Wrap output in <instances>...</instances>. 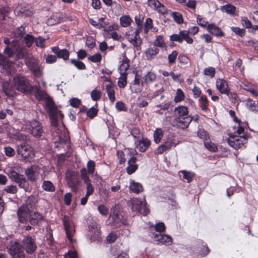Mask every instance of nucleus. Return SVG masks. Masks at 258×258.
Wrapping results in <instances>:
<instances>
[{"label":"nucleus","mask_w":258,"mask_h":258,"mask_svg":"<svg viewBox=\"0 0 258 258\" xmlns=\"http://www.w3.org/2000/svg\"><path fill=\"white\" fill-rule=\"evenodd\" d=\"M32 91H34V95L38 100L45 101V106L48 112L52 126L57 127L58 121L62 119L63 114L58 110L52 99L44 91L37 86H33Z\"/></svg>","instance_id":"1"},{"label":"nucleus","mask_w":258,"mask_h":258,"mask_svg":"<svg viewBox=\"0 0 258 258\" xmlns=\"http://www.w3.org/2000/svg\"><path fill=\"white\" fill-rule=\"evenodd\" d=\"M175 126L182 129L188 127L189 123L192 120L191 116L188 115V111L187 107L183 105H179L174 109Z\"/></svg>","instance_id":"2"},{"label":"nucleus","mask_w":258,"mask_h":258,"mask_svg":"<svg viewBox=\"0 0 258 258\" xmlns=\"http://www.w3.org/2000/svg\"><path fill=\"white\" fill-rule=\"evenodd\" d=\"M4 43L7 45L4 52L8 57L16 56L17 58H22L25 56L24 49L20 47L17 41L10 42L8 38H5Z\"/></svg>","instance_id":"3"},{"label":"nucleus","mask_w":258,"mask_h":258,"mask_svg":"<svg viewBox=\"0 0 258 258\" xmlns=\"http://www.w3.org/2000/svg\"><path fill=\"white\" fill-rule=\"evenodd\" d=\"M18 169L17 167H9L6 169V173L12 181L18 184L20 187L27 191L29 188V182L23 175L18 173Z\"/></svg>","instance_id":"4"},{"label":"nucleus","mask_w":258,"mask_h":258,"mask_svg":"<svg viewBox=\"0 0 258 258\" xmlns=\"http://www.w3.org/2000/svg\"><path fill=\"white\" fill-rule=\"evenodd\" d=\"M127 205L135 213H140L144 216H146L149 213V210L147 207L146 202L137 198L131 199L128 201Z\"/></svg>","instance_id":"5"},{"label":"nucleus","mask_w":258,"mask_h":258,"mask_svg":"<svg viewBox=\"0 0 258 258\" xmlns=\"http://www.w3.org/2000/svg\"><path fill=\"white\" fill-rule=\"evenodd\" d=\"M14 87L17 90L23 93H30L32 90V87L28 80L24 76L18 75L13 79Z\"/></svg>","instance_id":"6"},{"label":"nucleus","mask_w":258,"mask_h":258,"mask_svg":"<svg viewBox=\"0 0 258 258\" xmlns=\"http://www.w3.org/2000/svg\"><path fill=\"white\" fill-rule=\"evenodd\" d=\"M26 129L35 138L41 137L44 133V129L41 123L36 119L29 121L26 124Z\"/></svg>","instance_id":"7"},{"label":"nucleus","mask_w":258,"mask_h":258,"mask_svg":"<svg viewBox=\"0 0 258 258\" xmlns=\"http://www.w3.org/2000/svg\"><path fill=\"white\" fill-rule=\"evenodd\" d=\"M41 167L37 165H32L25 170L27 179L31 182H36L40 174Z\"/></svg>","instance_id":"8"},{"label":"nucleus","mask_w":258,"mask_h":258,"mask_svg":"<svg viewBox=\"0 0 258 258\" xmlns=\"http://www.w3.org/2000/svg\"><path fill=\"white\" fill-rule=\"evenodd\" d=\"M8 251L12 258H25L24 249L20 243L17 241L12 242Z\"/></svg>","instance_id":"9"},{"label":"nucleus","mask_w":258,"mask_h":258,"mask_svg":"<svg viewBox=\"0 0 258 258\" xmlns=\"http://www.w3.org/2000/svg\"><path fill=\"white\" fill-rule=\"evenodd\" d=\"M22 247L26 252L31 254L33 253L37 249V245L35 239L30 236H25L22 241Z\"/></svg>","instance_id":"10"},{"label":"nucleus","mask_w":258,"mask_h":258,"mask_svg":"<svg viewBox=\"0 0 258 258\" xmlns=\"http://www.w3.org/2000/svg\"><path fill=\"white\" fill-rule=\"evenodd\" d=\"M66 177L69 187L73 191H76L79 183L78 173L74 171H68L66 173Z\"/></svg>","instance_id":"11"},{"label":"nucleus","mask_w":258,"mask_h":258,"mask_svg":"<svg viewBox=\"0 0 258 258\" xmlns=\"http://www.w3.org/2000/svg\"><path fill=\"white\" fill-rule=\"evenodd\" d=\"M62 221L67 238L70 241H72L73 236L75 233V225L70 218L67 216H63Z\"/></svg>","instance_id":"12"},{"label":"nucleus","mask_w":258,"mask_h":258,"mask_svg":"<svg viewBox=\"0 0 258 258\" xmlns=\"http://www.w3.org/2000/svg\"><path fill=\"white\" fill-rule=\"evenodd\" d=\"M170 40L172 41H176L182 43L183 40L188 44H192L193 39L189 37V32L186 30L180 31L178 34H174L170 36Z\"/></svg>","instance_id":"13"},{"label":"nucleus","mask_w":258,"mask_h":258,"mask_svg":"<svg viewBox=\"0 0 258 258\" xmlns=\"http://www.w3.org/2000/svg\"><path fill=\"white\" fill-rule=\"evenodd\" d=\"M18 152L26 162H31L35 155L33 148L29 145L21 146Z\"/></svg>","instance_id":"14"},{"label":"nucleus","mask_w":258,"mask_h":258,"mask_svg":"<svg viewBox=\"0 0 258 258\" xmlns=\"http://www.w3.org/2000/svg\"><path fill=\"white\" fill-rule=\"evenodd\" d=\"M26 64L35 76L40 77L42 75V70L39 64V60L34 58L27 60Z\"/></svg>","instance_id":"15"},{"label":"nucleus","mask_w":258,"mask_h":258,"mask_svg":"<svg viewBox=\"0 0 258 258\" xmlns=\"http://www.w3.org/2000/svg\"><path fill=\"white\" fill-rule=\"evenodd\" d=\"M228 143L234 149H238L247 143V138L245 136L238 137L235 135H231L228 140Z\"/></svg>","instance_id":"16"},{"label":"nucleus","mask_w":258,"mask_h":258,"mask_svg":"<svg viewBox=\"0 0 258 258\" xmlns=\"http://www.w3.org/2000/svg\"><path fill=\"white\" fill-rule=\"evenodd\" d=\"M126 38L128 41L136 48V50H141V45L142 44V39L139 35L133 33V29H131L126 33Z\"/></svg>","instance_id":"17"},{"label":"nucleus","mask_w":258,"mask_h":258,"mask_svg":"<svg viewBox=\"0 0 258 258\" xmlns=\"http://www.w3.org/2000/svg\"><path fill=\"white\" fill-rule=\"evenodd\" d=\"M144 86L143 81L141 77L136 74L134 80L130 84V88L132 93L138 94L142 92Z\"/></svg>","instance_id":"18"},{"label":"nucleus","mask_w":258,"mask_h":258,"mask_svg":"<svg viewBox=\"0 0 258 258\" xmlns=\"http://www.w3.org/2000/svg\"><path fill=\"white\" fill-rule=\"evenodd\" d=\"M31 212L26 207H20L17 211V215L19 221L22 223H24L29 220Z\"/></svg>","instance_id":"19"},{"label":"nucleus","mask_w":258,"mask_h":258,"mask_svg":"<svg viewBox=\"0 0 258 258\" xmlns=\"http://www.w3.org/2000/svg\"><path fill=\"white\" fill-rule=\"evenodd\" d=\"M114 209H117V207L115 206ZM126 224V220L123 212L118 211L116 214L114 213V227H120L121 225Z\"/></svg>","instance_id":"20"},{"label":"nucleus","mask_w":258,"mask_h":258,"mask_svg":"<svg viewBox=\"0 0 258 258\" xmlns=\"http://www.w3.org/2000/svg\"><path fill=\"white\" fill-rule=\"evenodd\" d=\"M155 239L161 244L170 245L172 243V238L167 235L159 234H153L152 236Z\"/></svg>","instance_id":"21"},{"label":"nucleus","mask_w":258,"mask_h":258,"mask_svg":"<svg viewBox=\"0 0 258 258\" xmlns=\"http://www.w3.org/2000/svg\"><path fill=\"white\" fill-rule=\"evenodd\" d=\"M135 144L141 152H145L150 146L151 142L147 138H143L141 140L135 141Z\"/></svg>","instance_id":"22"},{"label":"nucleus","mask_w":258,"mask_h":258,"mask_svg":"<svg viewBox=\"0 0 258 258\" xmlns=\"http://www.w3.org/2000/svg\"><path fill=\"white\" fill-rule=\"evenodd\" d=\"M51 50L58 58H62L64 60H67L69 58L70 52L66 49H60L57 47H54L51 48Z\"/></svg>","instance_id":"23"},{"label":"nucleus","mask_w":258,"mask_h":258,"mask_svg":"<svg viewBox=\"0 0 258 258\" xmlns=\"http://www.w3.org/2000/svg\"><path fill=\"white\" fill-rule=\"evenodd\" d=\"M3 90L8 97H13L16 94L14 87L8 81L3 83Z\"/></svg>","instance_id":"24"},{"label":"nucleus","mask_w":258,"mask_h":258,"mask_svg":"<svg viewBox=\"0 0 258 258\" xmlns=\"http://www.w3.org/2000/svg\"><path fill=\"white\" fill-rule=\"evenodd\" d=\"M216 87L220 93L228 94L229 92L228 84L223 79H219L216 81Z\"/></svg>","instance_id":"25"},{"label":"nucleus","mask_w":258,"mask_h":258,"mask_svg":"<svg viewBox=\"0 0 258 258\" xmlns=\"http://www.w3.org/2000/svg\"><path fill=\"white\" fill-rule=\"evenodd\" d=\"M207 30L212 35L217 37L223 36L224 35V33L221 29L213 24H209L207 26Z\"/></svg>","instance_id":"26"},{"label":"nucleus","mask_w":258,"mask_h":258,"mask_svg":"<svg viewBox=\"0 0 258 258\" xmlns=\"http://www.w3.org/2000/svg\"><path fill=\"white\" fill-rule=\"evenodd\" d=\"M43 220V216L41 214L37 212H33L31 213L29 221L31 225H38L39 223Z\"/></svg>","instance_id":"27"},{"label":"nucleus","mask_w":258,"mask_h":258,"mask_svg":"<svg viewBox=\"0 0 258 258\" xmlns=\"http://www.w3.org/2000/svg\"><path fill=\"white\" fill-rule=\"evenodd\" d=\"M101 78L104 82H110V84H107L106 86V90L107 92L109 99L113 101V86L111 83V78L110 77H102Z\"/></svg>","instance_id":"28"},{"label":"nucleus","mask_w":258,"mask_h":258,"mask_svg":"<svg viewBox=\"0 0 258 258\" xmlns=\"http://www.w3.org/2000/svg\"><path fill=\"white\" fill-rule=\"evenodd\" d=\"M159 49L157 47L154 46L152 48H148L145 51V54L147 59L151 60L159 53Z\"/></svg>","instance_id":"29"},{"label":"nucleus","mask_w":258,"mask_h":258,"mask_svg":"<svg viewBox=\"0 0 258 258\" xmlns=\"http://www.w3.org/2000/svg\"><path fill=\"white\" fill-rule=\"evenodd\" d=\"M130 189L133 192L136 194H139L143 190V187L142 184L134 180H131V181Z\"/></svg>","instance_id":"30"},{"label":"nucleus","mask_w":258,"mask_h":258,"mask_svg":"<svg viewBox=\"0 0 258 258\" xmlns=\"http://www.w3.org/2000/svg\"><path fill=\"white\" fill-rule=\"evenodd\" d=\"M130 60L126 58L125 59L121 61L119 67L118 68V71L120 74H127L126 71L128 70L130 65H129Z\"/></svg>","instance_id":"31"},{"label":"nucleus","mask_w":258,"mask_h":258,"mask_svg":"<svg viewBox=\"0 0 258 258\" xmlns=\"http://www.w3.org/2000/svg\"><path fill=\"white\" fill-rule=\"evenodd\" d=\"M24 207H26L32 213L34 212V210L36 207V200L34 197H29L26 201V205L22 206Z\"/></svg>","instance_id":"32"},{"label":"nucleus","mask_w":258,"mask_h":258,"mask_svg":"<svg viewBox=\"0 0 258 258\" xmlns=\"http://www.w3.org/2000/svg\"><path fill=\"white\" fill-rule=\"evenodd\" d=\"M42 188L45 191L49 192H53L55 190V187L53 184V183L48 180H44L42 185Z\"/></svg>","instance_id":"33"},{"label":"nucleus","mask_w":258,"mask_h":258,"mask_svg":"<svg viewBox=\"0 0 258 258\" xmlns=\"http://www.w3.org/2000/svg\"><path fill=\"white\" fill-rule=\"evenodd\" d=\"M163 136V132L161 128H158L154 133V140L156 144L160 142Z\"/></svg>","instance_id":"34"},{"label":"nucleus","mask_w":258,"mask_h":258,"mask_svg":"<svg viewBox=\"0 0 258 258\" xmlns=\"http://www.w3.org/2000/svg\"><path fill=\"white\" fill-rule=\"evenodd\" d=\"M127 84V74H120L117 85L120 88H124Z\"/></svg>","instance_id":"35"},{"label":"nucleus","mask_w":258,"mask_h":258,"mask_svg":"<svg viewBox=\"0 0 258 258\" xmlns=\"http://www.w3.org/2000/svg\"><path fill=\"white\" fill-rule=\"evenodd\" d=\"M246 106L252 111H258V101L255 103L250 99L247 100Z\"/></svg>","instance_id":"36"},{"label":"nucleus","mask_w":258,"mask_h":258,"mask_svg":"<svg viewBox=\"0 0 258 258\" xmlns=\"http://www.w3.org/2000/svg\"><path fill=\"white\" fill-rule=\"evenodd\" d=\"M61 18L58 15H53L50 19L47 21V23L49 25H53L59 23L61 22Z\"/></svg>","instance_id":"37"},{"label":"nucleus","mask_w":258,"mask_h":258,"mask_svg":"<svg viewBox=\"0 0 258 258\" xmlns=\"http://www.w3.org/2000/svg\"><path fill=\"white\" fill-rule=\"evenodd\" d=\"M132 22V20L128 16L125 15L120 18V25L123 27L128 26Z\"/></svg>","instance_id":"38"},{"label":"nucleus","mask_w":258,"mask_h":258,"mask_svg":"<svg viewBox=\"0 0 258 258\" xmlns=\"http://www.w3.org/2000/svg\"><path fill=\"white\" fill-rule=\"evenodd\" d=\"M35 37L30 34H27L24 38V41L26 45L30 47L35 42Z\"/></svg>","instance_id":"39"},{"label":"nucleus","mask_w":258,"mask_h":258,"mask_svg":"<svg viewBox=\"0 0 258 258\" xmlns=\"http://www.w3.org/2000/svg\"><path fill=\"white\" fill-rule=\"evenodd\" d=\"M71 62L79 70H83L86 69L85 64L78 59H72L71 60Z\"/></svg>","instance_id":"40"},{"label":"nucleus","mask_w":258,"mask_h":258,"mask_svg":"<svg viewBox=\"0 0 258 258\" xmlns=\"http://www.w3.org/2000/svg\"><path fill=\"white\" fill-rule=\"evenodd\" d=\"M184 98V94L181 89H178L176 91V96L174 100L175 102H179L183 100Z\"/></svg>","instance_id":"41"},{"label":"nucleus","mask_w":258,"mask_h":258,"mask_svg":"<svg viewBox=\"0 0 258 258\" xmlns=\"http://www.w3.org/2000/svg\"><path fill=\"white\" fill-rule=\"evenodd\" d=\"M200 107L202 110L206 111L208 109V100L206 96H202L199 99Z\"/></svg>","instance_id":"42"},{"label":"nucleus","mask_w":258,"mask_h":258,"mask_svg":"<svg viewBox=\"0 0 258 258\" xmlns=\"http://www.w3.org/2000/svg\"><path fill=\"white\" fill-rule=\"evenodd\" d=\"M181 172L183 174V178L187 180L188 182L191 181L195 176V174L191 172L183 170Z\"/></svg>","instance_id":"43"},{"label":"nucleus","mask_w":258,"mask_h":258,"mask_svg":"<svg viewBox=\"0 0 258 258\" xmlns=\"http://www.w3.org/2000/svg\"><path fill=\"white\" fill-rule=\"evenodd\" d=\"M222 10L223 11L227 13V14H233L236 10V8L231 5L228 4L224 6L222 8Z\"/></svg>","instance_id":"44"},{"label":"nucleus","mask_w":258,"mask_h":258,"mask_svg":"<svg viewBox=\"0 0 258 258\" xmlns=\"http://www.w3.org/2000/svg\"><path fill=\"white\" fill-rule=\"evenodd\" d=\"M172 16L173 17L174 20L178 24H181L183 22L182 15L178 12H173L172 13Z\"/></svg>","instance_id":"45"},{"label":"nucleus","mask_w":258,"mask_h":258,"mask_svg":"<svg viewBox=\"0 0 258 258\" xmlns=\"http://www.w3.org/2000/svg\"><path fill=\"white\" fill-rule=\"evenodd\" d=\"M178 55V52L176 50L173 51L172 53L168 55V60L169 64H172L175 62V61L177 58Z\"/></svg>","instance_id":"46"},{"label":"nucleus","mask_w":258,"mask_h":258,"mask_svg":"<svg viewBox=\"0 0 258 258\" xmlns=\"http://www.w3.org/2000/svg\"><path fill=\"white\" fill-rule=\"evenodd\" d=\"M87 172L88 171L85 168H82L80 171V176L84 183L90 181Z\"/></svg>","instance_id":"47"},{"label":"nucleus","mask_w":258,"mask_h":258,"mask_svg":"<svg viewBox=\"0 0 258 258\" xmlns=\"http://www.w3.org/2000/svg\"><path fill=\"white\" fill-rule=\"evenodd\" d=\"M102 59L101 55L99 53H96L93 55H91L88 57V59L93 62H98L101 61Z\"/></svg>","instance_id":"48"},{"label":"nucleus","mask_w":258,"mask_h":258,"mask_svg":"<svg viewBox=\"0 0 258 258\" xmlns=\"http://www.w3.org/2000/svg\"><path fill=\"white\" fill-rule=\"evenodd\" d=\"M156 75L152 72H149L145 76L144 79L145 83H149L154 81L156 79Z\"/></svg>","instance_id":"49"},{"label":"nucleus","mask_w":258,"mask_h":258,"mask_svg":"<svg viewBox=\"0 0 258 258\" xmlns=\"http://www.w3.org/2000/svg\"><path fill=\"white\" fill-rule=\"evenodd\" d=\"M165 44L164 42L162 36L160 35L157 36V38L154 42V46H158L163 48L165 46Z\"/></svg>","instance_id":"50"},{"label":"nucleus","mask_w":258,"mask_h":258,"mask_svg":"<svg viewBox=\"0 0 258 258\" xmlns=\"http://www.w3.org/2000/svg\"><path fill=\"white\" fill-rule=\"evenodd\" d=\"M45 39L42 38L41 36H39L38 37L35 38V42L36 45L40 48H44L45 46Z\"/></svg>","instance_id":"51"},{"label":"nucleus","mask_w":258,"mask_h":258,"mask_svg":"<svg viewBox=\"0 0 258 258\" xmlns=\"http://www.w3.org/2000/svg\"><path fill=\"white\" fill-rule=\"evenodd\" d=\"M5 155L9 157H12L15 154V151L13 148L11 147H5L4 149Z\"/></svg>","instance_id":"52"},{"label":"nucleus","mask_w":258,"mask_h":258,"mask_svg":"<svg viewBox=\"0 0 258 258\" xmlns=\"http://www.w3.org/2000/svg\"><path fill=\"white\" fill-rule=\"evenodd\" d=\"M87 166L88 172L89 174H93L95 171V163L92 160H90L88 162Z\"/></svg>","instance_id":"53"},{"label":"nucleus","mask_w":258,"mask_h":258,"mask_svg":"<svg viewBox=\"0 0 258 258\" xmlns=\"http://www.w3.org/2000/svg\"><path fill=\"white\" fill-rule=\"evenodd\" d=\"M91 98L94 101H97L101 97V92L99 90H93L91 93Z\"/></svg>","instance_id":"54"},{"label":"nucleus","mask_w":258,"mask_h":258,"mask_svg":"<svg viewBox=\"0 0 258 258\" xmlns=\"http://www.w3.org/2000/svg\"><path fill=\"white\" fill-rule=\"evenodd\" d=\"M4 190L7 193L15 194L17 192L18 189L16 185H10L6 186Z\"/></svg>","instance_id":"55"},{"label":"nucleus","mask_w":258,"mask_h":258,"mask_svg":"<svg viewBox=\"0 0 258 258\" xmlns=\"http://www.w3.org/2000/svg\"><path fill=\"white\" fill-rule=\"evenodd\" d=\"M205 146L209 151L212 152H216L217 151V147L216 145L212 142H205Z\"/></svg>","instance_id":"56"},{"label":"nucleus","mask_w":258,"mask_h":258,"mask_svg":"<svg viewBox=\"0 0 258 258\" xmlns=\"http://www.w3.org/2000/svg\"><path fill=\"white\" fill-rule=\"evenodd\" d=\"M232 31L240 37H243L245 34V30L244 29H240L239 27H232Z\"/></svg>","instance_id":"57"},{"label":"nucleus","mask_w":258,"mask_h":258,"mask_svg":"<svg viewBox=\"0 0 258 258\" xmlns=\"http://www.w3.org/2000/svg\"><path fill=\"white\" fill-rule=\"evenodd\" d=\"M131 135L135 139L139 140L142 137V135L141 134L140 130L138 128H134L132 129L131 131Z\"/></svg>","instance_id":"58"},{"label":"nucleus","mask_w":258,"mask_h":258,"mask_svg":"<svg viewBox=\"0 0 258 258\" xmlns=\"http://www.w3.org/2000/svg\"><path fill=\"white\" fill-rule=\"evenodd\" d=\"M25 33V28L21 26L17 28L15 32V35L16 37H22Z\"/></svg>","instance_id":"59"},{"label":"nucleus","mask_w":258,"mask_h":258,"mask_svg":"<svg viewBox=\"0 0 258 258\" xmlns=\"http://www.w3.org/2000/svg\"><path fill=\"white\" fill-rule=\"evenodd\" d=\"M81 103V100L77 98H73L70 100V105L73 107H78L80 105Z\"/></svg>","instance_id":"60"},{"label":"nucleus","mask_w":258,"mask_h":258,"mask_svg":"<svg viewBox=\"0 0 258 258\" xmlns=\"http://www.w3.org/2000/svg\"><path fill=\"white\" fill-rule=\"evenodd\" d=\"M241 24L243 26L246 28H250L252 27V24L250 21L247 18L244 17L241 18Z\"/></svg>","instance_id":"61"},{"label":"nucleus","mask_w":258,"mask_h":258,"mask_svg":"<svg viewBox=\"0 0 258 258\" xmlns=\"http://www.w3.org/2000/svg\"><path fill=\"white\" fill-rule=\"evenodd\" d=\"M87 186V192L86 195L87 197H89L94 192V187L91 183V181L85 183Z\"/></svg>","instance_id":"62"},{"label":"nucleus","mask_w":258,"mask_h":258,"mask_svg":"<svg viewBox=\"0 0 258 258\" xmlns=\"http://www.w3.org/2000/svg\"><path fill=\"white\" fill-rule=\"evenodd\" d=\"M204 74L206 76H210L211 77H213L215 74V69L212 67L207 68L204 70Z\"/></svg>","instance_id":"63"},{"label":"nucleus","mask_w":258,"mask_h":258,"mask_svg":"<svg viewBox=\"0 0 258 258\" xmlns=\"http://www.w3.org/2000/svg\"><path fill=\"white\" fill-rule=\"evenodd\" d=\"M98 110L94 107H91L87 113V116L90 118H94L97 114Z\"/></svg>","instance_id":"64"}]
</instances>
